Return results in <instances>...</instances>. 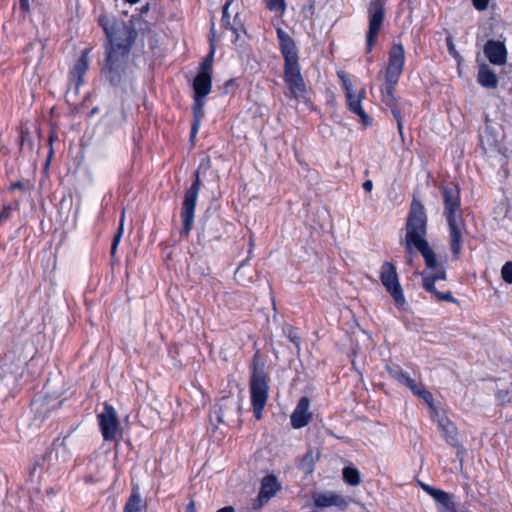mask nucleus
<instances>
[{
    "instance_id": "nucleus-1",
    "label": "nucleus",
    "mask_w": 512,
    "mask_h": 512,
    "mask_svg": "<svg viewBox=\"0 0 512 512\" xmlns=\"http://www.w3.org/2000/svg\"><path fill=\"white\" fill-rule=\"evenodd\" d=\"M99 24L109 41L106 64L102 69L105 78L113 85L125 87L132 82L133 71L128 64L131 47L137 36L132 21L117 20L101 15Z\"/></svg>"
},
{
    "instance_id": "nucleus-2",
    "label": "nucleus",
    "mask_w": 512,
    "mask_h": 512,
    "mask_svg": "<svg viewBox=\"0 0 512 512\" xmlns=\"http://www.w3.org/2000/svg\"><path fill=\"white\" fill-rule=\"evenodd\" d=\"M427 217L422 203L413 199L406 222L405 247L410 253L416 248L423 256L427 268H437L436 255L425 239Z\"/></svg>"
},
{
    "instance_id": "nucleus-3",
    "label": "nucleus",
    "mask_w": 512,
    "mask_h": 512,
    "mask_svg": "<svg viewBox=\"0 0 512 512\" xmlns=\"http://www.w3.org/2000/svg\"><path fill=\"white\" fill-rule=\"evenodd\" d=\"M266 359L261 354H255L252 363L250 379V393L253 412L257 419H261L262 411L268 399V375L265 371Z\"/></svg>"
},
{
    "instance_id": "nucleus-4",
    "label": "nucleus",
    "mask_w": 512,
    "mask_h": 512,
    "mask_svg": "<svg viewBox=\"0 0 512 512\" xmlns=\"http://www.w3.org/2000/svg\"><path fill=\"white\" fill-rule=\"evenodd\" d=\"M34 362H41V359L32 356L29 359L22 357V354H6L4 363L0 366V389H11L23 376L25 366L31 367Z\"/></svg>"
},
{
    "instance_id": "nucleus-5",
    "label": "nucleus",
    "mask_w": 512,
    "mask_h": 512,
    "mask_svg": "<svg viewBox=\"0 0 512 512\" xmlns=\"http://www.w3.org/2000/svg\"><path fill=\"white\" fill-rule=\"evenodd\" d=\"M54 392V383H48L45 387V395L39 396L31 403L33 417L28 425L30 432L34 433L40 430L46 423L47 418L62 403L57 397L50 394Z\"/></svg>"
},
{
    "instance_id": "nucleus-6",
    "label": "nucleus",
    "mask_w": 512,
    "mask_h": 512,
    "mask_svg": "<svg viewBox=\"0 0 512 512\" xmlns=\"http://www.w3.org/2000/svg\"><path fill=\"white\" fill-rule=\"evenodd\" d=\"M386 370L394 380L406 386L414 395L422 399L429 406L433 419L439 416V411L434 406L433 395L421 384L416 383L399 365L387 364Z\"/></svg>"
},
{
    "instance_id": "nucleus-7",
    "label": "nucleus",
    "mask_w": 512,
    "mask_h": 512,
    "mask_svg": "<svg viewBox=\"0 0 512 512\" xmlns=\"http://www.w3.org/2000/svg\"><path fill=\"white\" fill-rule=\"evenodd\" d=\"M211 76L210 73H198L193 82L194 89V123L191 129V138H194L198 132L200 127V121L204 116V105L205 102L203 98L207 96L211 91Z\"/></svg>"
},
{
    "instance_id": "nucleus-8",
    "label": "nucleus",
    "mask_w": 512,
    "mask_h": 512,
    "mask_svg": "<svg viewBox=\"0 0 512 512\" xmlns=\"http://www.w3.org/2000/svg\"><path fill=\"white\" fill-rule=\"evenodd\" d=\"M337 76L340 79L342 88L345 92L348 109L359 116L365 125L369 124L370 118L362 107V100L365 98L366 94L365 89L361 88L359 90H354L349 75L343 70L338 71Z\"/></svg>"
},
{
    "instance_id": "nucleus-9",
    "label": "nucleus",
    "mask_w": 512,
    "mask_h": 512,
    "mask_svg": "<svg viewBox=\"0 0 512 512\" xmlns=\"http://www.w3.org/2000/svg\"><path fill=\"white\" fill-rule=\"evenodd\" d=\"M385 19L384 3L382 0H371L368 6V31L366 33L367 52L376 43L377 36Z\"/></svg>"
},
{
    "instance_id": "nucleus-10",
    "label": "nucleus",
    "mask_w": 512,
    "mask_h": 512,
    "mask_svg": "<svg viewBox=\"0 0 512 512\" xmlns=\"http://www.w3.org/2000/svg\"><path fill=\"white\" fill-rule=\"evenodd\" d=\"M201 188L199 170L195 172V180L191 187L186 191L182 204L181 217L183 221V232L188 234L193 227L194 212Z\"/></svg>"
},
{
    "instance_id": "nucleus-11",
    "label": "nucleus",
    "mask_w": 512,
    "mask_h": 512,
    "mask_svg": "<svg viewBox=\"0 0 512 512\" xmlns=\"http://www.w3.org/2000/svg\"><path fill=\"white\" fill-rule=\"evenodd\" d=\"M380 280L398 307H403L406 303L402 287L399 283L396 268L390 262H385L380 271Z\"/></svg>"
},
{
    "instance_id": "nucleus-12",
    "label": "nucleus",
    "mask_w": 512,
    "mask_h": 512,
    "mask_svg": "<svg viewBox=\"0 0 512 512\" xmlns=\"http://www.w3.org/2000/svg\"><path fill=\"white\" fill-rule=\"evenodd\" d=\"M241 411L240 401L234 397H224L220 400L217 408L211 413L212 422L216 420L218 424H231L236 421Z\"/></svg>"
},
{
    "instance_id": "nucleus-13",
    "label": "nucleus",
    "mask_w": 512,
    "mask_h": 512,
    "mask_svg": "<svg viewBox=\"0 0 512 512\" xmlns=\"http://www.w3.org/2000/svg\"><path fill=\"white\" fill-rule=\"evenodd\" d=\"M405 63V51L401 43H393L389 50V60L385 70L387 82L398 83Z\"/></svg>"
},
{
    "instance_id": "nucleus-14",
    "label": "nucleus",
    "mask_w": 512,
    "mask_h": 512,
    "mask_svg": "<svg viewBox=\"0 0 512 512\" xmlns=\"http://www.w3.org/2000/svg\"><path fill=\"white\" fill-rule=\"evenodd\" d=\"M434 419H436L446 443L456 449V455L459 458L460 463H462L466 449L459 440V433L456 426L448 418L441 416L440 414Z\"/></svg>"
},
{
    "instance_id": "nucleus-15",
    "label": "nucleus",
    "mask_w": 512,
    "mask_h": 512,
    "mask_svg": "<svg viewBox=\"0 0 512 512\" xmlns=\"http://www.w3.org/2000/svg\"><path fill=\"white\" fill-rule=\"evenodd\" d=\"M284 79L292 98L296 100L305 98L306 86L300 73L299 64L285 65Z\"/></svg>"
},
{
    "instance_id": "nucleus-16",
    "label": "nucleus",
    "mask_w": 512,
    "mask_h": 512,
    "mask_svg": "<svg viewBox=\"0 0 512 512\" xmlns=\"http://www.w3.org/2000/svg\"><path fill=\"white\" fill-rule=\"evenodd\" d=\"M98 420L104 440H114L119 432V421L115 409L106 403L104 410L98 415Z\"/></svg>"
},
{
    "instance_id": "nucleus-17",
    "label": "nucleus",
    "mask_w": 512,
    "mask_h": 512,
    "mask_svg": "<svg viewBox=\"0 0 512 512\" xmlns=\"http://www.w3.org/2000/svg\"><path fill=\"white\" fill-rule=\"evenodd\" d=\"M314 505L317 508L337 507L340 510H346L349 506L350 499L337 494L333 491L313 494Z\"/></svg>"
},
{
    "instance_id": "nucleus-18",
    "label": "nucleus",
    "mask_w": 512,
    "mask_h": 512,
    "mask_svg": "<svg viewBox=\"0 0 512 512\" xmlns=\"http://www.w3.org/2000/svg\"><path fill=\"white\" fill-rule=\"evenodd\" d=\"M443 201H444V215L447 221L451 219H461L457 215V211L460 209V196L456 186L444 187L442 189Z\"/></svg>"
},
{
    "instance_id": "nucleus-19",
    "label": "nucleus",
    "mask_w": 512,
    "mask_h": 512,
    "mask_svg": "<svg viewBox=\"0 0 512 512\" xmlns=\"http://www.w3.org/2000/svg\"><path fill=\"white\" fill-rule=\"evenodd\" d=\"M397 83L387 82L385 80L382 90V101L384 104L391 109V112L396 119L399 134L403 136V123L401 112L397 107V98L394 94Z\"/></svg>"
},
{
    "instance_id": "nucleus-20",
    "label": "nucleus",
    "mask_w": 512,
    "mask_h": 512,
    "mask_svg": "<svg viewBox=\"0 0 512 512\" xmlns=\"http://www.w3.org/2000/svg\"><path fill=\"white\" fill-rule=\"evenodd\" d=\"M277 37L285 59V65L298 64V51L295 41L281 28H277Z\"/></svg>"
},
{
    "instance_id": "nucleus-21",
    "label": "nucleus",
    "mask_w": 512,
    "mask_h": 512,
    "mask_svg": "<svg viewBox=\"0 0 512 512\" xmlns=\"http://www.w3.org/2000/svg\"><path fill=\"white\" fill-rule=\"evenodd\" d=\"M279 489V484L274 475L265 476L261 482L260 492L254 503V508L259 509L266 504Z\"/></svg>"
},
{
    "instance_id": "nucleus-22",
    "label": "nucleus",
    "mask_w": 512,
    "mask_h": 512,
    "mask_svg": "<svg viewBox=\"0 0 512 512\" xmlns=\"http://www.w3.org/2000/svg\"><path fill=\"white\" fill-rule=\"evenodd\" d=\"M309 407V399L307 397H302L291 414V425L294 429H301L308 425L312 418V413L309 411Z\"/></svg>"
},
{
    "instance_id": "nucleus-23",
    "label": "nucleus",
    "mask_w": 512,
    "mask_h": 512,
    "mask_svg": "<svg viewBox=\"0 0 512 512\" xmlns=\"http://www.w3.org/2000/svg\"><path fill=\"white\" fill-rule=\"evenodd\" d=\"M448 222L450 248L455 258H458L462 250V231L464 223L462 219H451Z\"/></svg>"
},
{
    "instance_id": "nucleus-24",
    "label": "nucleus",
    "mask_w": 512,
    "mask_h": 512,
    "mask_svg": "<svg viewBox=\"0 0 512 512\" xmlns=\"http://www.w3.org/2000/svg\"><path fill=\"white\" fill-rule=\"evenodd\" d=\"M484 54L494 65H503L507 59V50L500 41L489 40L484 46Z\"/></svg>"
},
{
    "instance_id": "nucleus-25",
    "label": "nucleus",
    "mask_w": 512,
    "mask_h": 512,
    "mask_svg": "<svg viewBox=\"0 0 512 512\" xmlns=\"http://www.w3.org/2000/svg\"><path fill=\"white\" fill-rule=\"evenodd\" d=\"M89 67L88 51H83L81 56L75 62L71 69L70 76L75 86V93H78L80 86L83 84V76Z\"/></svg>"
},
{
    "instance_id": "nucleus-26",
    "label": "nucleus",
    "mask_w": 512,
    "mask_h": 512,
    "mask_svg": "<svg viewBox=\"0 0 512 512\" xmlns=\"http://www.w3.org/2000/svg\"><path fill=\"white\" fill-rule=\"evenodd\" d=\"M421 487L436 501L439 512H454L453 503L448 493L427 484H421Z\"/></svg>"
},
{
    "instance_id": "nucleus-27",
    "label": "nucleus",
    "mask_w": 512,
    "mask_h": 512,
    "mask_svg": "<svg viewBox=\"0 0 512 512\" xmlns=\"http://www.w3.org/2000/svg\"><path fill=\"white\" fill-rule=\"evenodd\" d=\"M477 80L479 84L485 88L494 89L498 85V79L493 70L487 64L479 66Z\"/></svg>"
},
{
    "instance_id": "nucleus-28",
    "label": "nucleus",
    "mask_w": 512,
    "mask_h": 512,
    "mask_svg": "<svg viewBox=\"0 0 512 512\" xmlns=\"http://www.w3.org/2000/svg\"><path fill=\"white\" fill-rule=\"evenodd\" d=\"M423 288L433 294L438 301L456 302V299L449 290L440 291L436 288V283H434L433 278H423Z\"/></svg>"
},
{
    "instance_id": "nucleus-29",
    "label": "nucleus",
    "mask_w": 512,
    "mask_h": 512,
    "mask_svg": "<svg viewBox=\"0 0 512 512\" xmlns=\"http://www.w3.org/2000/svg\"><path fill=\"white\" fill-rule=\"evenodd\" d=\"M482 147L487 154L504 153L501 151L499 141L495 135L491 132L490 128H487L485 134L481 137Z\"/></svg>"
},
{
    "instance_id": "nucleus-30",
    "label": "nucleus",
    "mask_w": 512,
    "mask_h": 512,
    "mask_svg": "<svg viewBox=\"0 0 512 512\" xmlns=\"http://www.w3.org/2000/svg\"><path fill=\"white\" fill-rule=\"evenodd\" d=\"M343 479L351 486H357L361 482L360 472L355 467H345L343 469Z\"/></svg>"
},
{
    "instance_id": "nucleus-31",
    "label": "nucleus",
    "mask_w": 512,
    "mask_h": 512,
    "mask_svg": "<svg viewBox=\"0 0 512 512\" xmlns=\"http://www.w3.org/2000/svg\"><path fill=\"white\" fill-rule=\"evenodd\" d=\"M140 494L133 489L131 496L124 507V512H142Z\"/></svg>"
},
{
    "instance_id": "nucleus-32",
    "label": "nucleus",
    "mask_w": 512,
    "mask_h": 512,
    "mask_svg": "<svg viewBox=\"0 0 512 512\" xmlns=\"http://www.w3.org/2000/svg\"><path fill=\"white\" fill-rule=\"evenodd\" d=\"M228 4L223 7V15H222V24L227 30H231L233 33H237L240 28L239 22H237V16L233 19V22L230 20V15L228 14Z\"/></svg>"
},
{
    "instance_id": "nucleus-33",
    "label": "nucleus",
    "mask_w": 512,
    "mask_h": 512,
    "mask_svg": "<svg viewBox=\"0 0 512 512\" xmlns=\"http://www.w3.org/2000/svg\"><path fill=\"white\" fill-rule=\"evenodd\" d=\"M124 222H125V210L122 211L121 218H120V223H119V227H118V231H117V234L114 237V240H113V243H112V246H111V255L112 256H114L116 254L117 247H118V245L120 243V240H121V237H122V234H123V231H124Z\"/></svg>"
},
{
    "instance_id": "nucleus-34",
    "label": "nucleus",
    "mask_w": 512,
    "mask_h": 512,
    "mask_svg": "<svg viewBox=\"0 0 512 512\" xmlns=\"http://www.w3.org/2000/svg\"><path fill=\"white\" fill-rule=\"evenodd\" d=\"M269 10L275 11L280 16L285 12V1L284 0H264Z\"/></svg>"
},
{
    "instance_id": "nucleus-35",
    "label": "nucleus",
    "mask_w": 512,
    "mask_h": 512,
    "mask_svg": "<svg viewBox=\"0 0 512 512\" xmlns=\"http://www.w3.org/2000/svg\"><path fill=\"white\" fill-rule=\"evenodd\" d=\"M286 339L293 344V347L288 346V349L290 350H301V338L297 335L296 331L292 328L288 329V334L286 336Z\"/></svg>"
},
{
    "instance_id": "nucleus-36",
    "label": "nucleus",
    "mask_w": 512,
    "mask_h": 512,
    "mask_svg": "<svg viewBox=\"0 0 512 512\" xmlns=\"http://www.w3.org/2000/svg\"><path fill=\"white\" fill-rule=\"evenodd\" d=\"M436 271L432 275L423 273L422 278H433L434 283L437 281H444L446 279V271L444 268L437 266V268H434Z\"/></svg>"
},
{
    "instance_id": "nucleus-37",
    "label": "nucleus",
    "mask_w": 512,
    "mask_h": 512,
    "mask_svg": "<svg viewBox=\"0 0 512 512\" xmlns=\"http://www.w3.org/2000/svg\"><path fill=\"white\" fill-rule=\"evenodd\" d=\"M501 276L506 283L512 284V262H506L503 265Z\"/></svg>"
},
{
    "instance_id": "nucleus-38",
    "label": "nucleus",
    "mask_w": 512,
    "mask_h": 512,
    "mask_svg": "<svg viewBox=\"0 0 512 512\" xmlns=\"http://www.w3.org/2000/svg\"><path fill=\"white\" fill-rule=\"evenodd\" d=\"M496 398L501 404L510 403L511 393L508 389L498 388L496 392Z\"/></svg>"
},
{
    "instance_id": "nucleus-39",
    "label": "nucleus",
    "mask_w": 512,
    "mask_h": 512,
    "mask_svg": "<svg viewBox=\"0 0 512 512\" xmlns=\"http://www.w3.org/2000/svg\"><path fill=\"white\" fill-rule=\"evenodd\" d=\"M212 57H213V50L210 52L206 60L201 65V70L199 73H210L211 67H212Z\"/></svg>"
},
{
    "instance_id": "nucleus-40",
    "label": "nucleus",
    "mask_w": 512,
    "mask_h": 512,
    "mask_svg": "<svg viewBox=\"0 0 512 512\" xmlns=\"http://www.w3.org/2000/svg\"><path fill=\"white\" fill-rule=\"evenodd\" d=\"M313 461H314L313 453H312V451H308V452L305 454L304 458H303V464H306V463H308V464H309V465H308V467H307V471H308V472H311V471H312V469H313V468H312V463H313Z\"/></svg>"
},
{
    "instance_id": "nucleus-41",
    "label": "nucleus",
    "mask_w": 512,
    "mask_h": 512,
    "mask_svg": "<svg viewBox=\"0 0 512 512\" xmlns=\"http://www.w3.org/2000/svg\"><path fill=\"white\" fill-rule=\"evenodd\" d=\"M489 0H473V5L477 10H485L488 7Z\"/></svg>"
},
{
    "instance_id": "nucleus-42",
    "label": "nucleus",
    "mask_w": 512,
    "mask_h": 512,
    "mask_svg": "<svg viewBox=\"0 0 512 512\" xmlns=\"http://www.w3.org/2000/svg\"><path fill=\"white\" fill-rule=\"evenodd\" d=\"M243 266L244 264H242L235 272V279L241 283V284H246L248 281H246V279L244 278L243 276V272H242V269H243Z\"/></svg>"
},
{
    "instance_id": "nucleus-43",
    "label": "nucleus",
    "mask_w": 512,
    "mask_h": 512,
    "mask_svg": "<svg viewBox=\"0 0 512 512\" xmlns=\"http://www.w3.org/2000/svg\"><path fill=\"white\" fill-rule=\"evenodd\" d=\"M10 208L4 207L0 210V222H3L9 218Z\"/></svg>"
},
{
    "instance_id": "nucleus-44",
    "label": "nucleus",
    "mask_w": 512,
    "mask_h": 512,
    "mask_svg": "<svg viewBox=\"0 0 512 512\" xmlns=\"http://www.w3.org/2000/svg\"><path fill=\"white\" fill-rule=\"evenodd\" d=\"M372 188H373V183H372V181L367 180V181H365V182H364V184H363V189H364L365 191L370 192V191L372 190Z\"/></svg>"
},
{
    "instance_id": "nucleus-45",
    "label": "nucleus",
    "mask_w": 512,
    "mask_h": 512,
    "mask_svg": "<svg viewBox=\"0 0 512 512\" xmlns=\"http://www.w3.org/2000/svg\"><path fill=\"white\" fill-rule=\"evenodd\" d=\"M20 7L22 10L24 11H28L29 10V0H20Z\"/></svg>"
},
{
    "instance_id": "nucleus-46",
    "label": "nucleus",
    "mask_w": 512,
    "mask_h": 512,
    "mask_svg": "<svg viewBox=\"0 0 512 512\" xmlns=\"http://www.w3.org/2000/svg\"><path fill=\"white\" fill-rule=\"evenodd\" d=\"M186 512H196V506L194 501H190L186 507Z\"/></svg>"
},
{
    "instance_id": "nucleus-47",
    "label": "nucleus",
    "mask_w": 512,
    "mask_h": 512,
    "mask_svg": "<svg viewBox=\"0 0 512 512\" xmlns=\"http://www.w3.org/2000/svg\"><path fill=\"white\" fill-rule=\"evenodd\" d=\"M11 189H24V184L21 181L15 182L11 185Z\"/></svg>"
},
{
    "instance_id": "nucleus-48",
    "label": "nucleus",
    "mask_w": 512,
    "mask_h": 512,
    "mask_svg": "<svg viewBox=\"0 0 512 512\" xmlns=\"http://www.w3.org/2000/svg\"><path fill=\"white\" fill-rule=\"evenodd\" d=\"M448 49L450 51V53H452L454 56H456V51H455V47L453 45L452 42H450V40L448 39Z\"/></svg>"
},
{
    "instance_id": "nucleus-49",
    "label": "nucleus",
    "mask_w": 512,
    "mask_h": 512,
    "mask_svg": "<svg viewBox=\"0 0 512 512\" xmlns=\"http://www.w3.org/2000/svg\"><path fill=\"white\" fill-rule=\"evenodd\" d=\"M39 464L38 463H35L32 468L30 469V476L31 477H34L36 472H37V468H38Z\"/></svg>"
},
{
    "instance_id": "nucleus-50",
    "label": "nucleus",
    "mask_w": 512,
    "mask_h": 512,
    "mask_svg": "<svg viewBox=\"0 0 512 512\" xmlns=\"http://www.w3.org/2000/svg\"><path fill=\"white\" fill-rule=\"evenodd\" d=\"M217 512H235V511L231 506H227V507L219 509Z\"/></svg>"
},
{
    "instance_id": "nucleus-51",
    "label": "nucleus",
    "mask_w": 512,
    "mask_h": 512,
    "mask_svg": "<svg viewBox=\"0 0 512 512\" xmlns=\"http://www.w3.org/2000/svg\"><path fill=\"white\" fill-rule=\"evenodd\" d=\"M407 254H408L407 255V263L411 265L412 264V256H411L412 251L410 253L407 251Z\"/></svg>"
},
{
    "instance_id": "nucleus-52",
    "label": "nucleus",
    "mask_w": 512,
    "mask_h": 512,
    "mask_svg": "<svg viewBox=\"0 0 512 512\" xmlns=\"http://www.w3.org/2000/svg\"><path fill=\"white\" fill-rule=\"evenodd\" d=\"M127 2L131 3V4H135L137 3L139 0H126Z\"/></svg>"
},
{
    "instance_id": "nucleus-53",
    "label": "nucleus",
    "mask_w": 512,
    "mask_h": 512,
    "mask_svg": "<svg viewBox=\"0 0 512 512\" xmlns=\"http://www.w3.org/2000/svg\"><path fill=\"white\" fill-rule=\"evenodd\" d=\"M97 112H98V108H96V107L93 108L92 111H91V113H97Z\"/></svg>"
}]
</instances>
